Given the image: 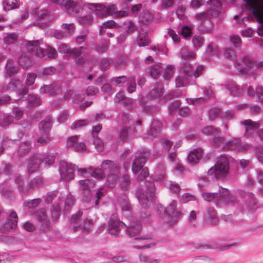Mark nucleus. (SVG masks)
<instances>
[{"label": "nucleus", "mask_w": 263, "mask_h": 263, "mask_svg": "<svg viewBox=\"0 0 263 263\" xmlns=\"http://www.w3.org/2000/svg\"><path fill=\"white\" fill-rule=\"evenodd\" d=\"M161 69L162 68L161 66V64H156L153 66L149 73L152 78L154 79H157L159 75Z\"/></svg>", "instance_id": "obj_43"}, {"label": "nucleus", "mask_w": 263, "mask_h": 263, "mask_svg": "<svg viewBox=\"0 0 263 263\" xmlns=\"http://www.w3.org/2000/svg\"><path fill=\"white\" fill-rule=\"evenodd\" d=\"M3 91H16L18 96L24 95L28 92V89L23 87L21 82L18 80H12L6 87H4Z\"/></svg>", "instance_id": "obj_18"}, {"label": "nucleus", "mask_w": 263, "mask_h": 263, "mask_svg": "<svg viewBox=\"0 0 263 263\" xmlns=\"http://www.w3.org/2000/svg\"><path fill=\"white\" fill-rule=\"evenodd\" d=\"M13 121V117L11 116H7L0 121V126L2 127H6L12 123Z\"/></svg>", "instance_id": "obj_61"}, {"label": "nucleus", "mask_w": 263, "mask_h": 263, "mask_svg": "<svg viewBox=\"0 0 263 263\" xmlns=\"http://www.w3.org/2000/svg\"><path fill=\"white\" fill-rule=\"evenodd\" d=\"M230 166L228 158L221 155L218 158L215 166L212 167L208 172L209 175H214L218 178H224L229 171Z\"/></svg>", "instance_id": "obj_10"}, {"label": "nucleus", "mask_w": 263, "mask_h": 263, "mask_svg": "<svg viewBox=\"0 0 263 263\" xmlns=\"http://www.w3.org/2000/svg\"><path fill=\"white\" fill-rule=\"evenodd\" d=\"M55 160V156L53 154L47 155L43 160V162L45 166H48L53 164Z\"/></svg>", "instance_id": "obj_56"}, {"label": "nucleus", "mask_w": 263, "mask_h": 263, "mask_svg": "<svg viewBox=\"0 0 263 263\" xmlns=\"http://www.w3.org/2000/svg\"><path fill=\"white\" fill-rule=\"evenodd\" d=\"M129 177L127 175H124L123 176L121 181V185L123 190H126L129 185Z\"/></svg>", "instance_id": "obj_63"}, {"label": "nucleus", "mask_w": 263, "mask_h": 263, "mask_svg": "<svg viewBox=\"0 0 263 263\" xmlns=\"http://www.w3.org/2000/svg\"><path fill=\"white\" fill-rule=\"evenodd\" d=\"M168 160L171 162H174L175 165L174 169L175 171L181 173L184 171L183 166L180 163L178 159L176 158V154L175 152H172L168 154Z\"/></svg>", "instance_id": "obj_29"}, {"label": "nucleus", "mask_w": 263, "mask_h": 263, "mask_svg": "<svg viewBox=\"0 0 263 263\" xmlns=\"http://www.w3.org/2000/svg\"><path fill=\"white\" fill-rule=\"evenodd\" d=\"M125 76H120L118 78H114L111 80V83L117 86H122L126 81Z\"/></svg>", "instance_id": "obj_51"}, {"label": "nucleus", "mask_w": 263, "mask_h": 263, "mask_svg": "<svg viewBox=\"0 0 263 263\" xmlns=\"http://www.w3.org/2000/svg\"><path fill=\"white\" fill-rule=\"evenodd\" d=\"M231 42L236 48H240L241 46V40L238 35H232L231 38Z\"/></svg>", "instance_id": "obj_62"}, {"label": "nucleus", "mask_w": 263, "mask_h": 263, "mask_svg": "<svg viewBox=\"0 0 263 263\" xmlns=\"http://www.w3.org/2000/svg\"><path fill=\"white\" fill-rule=\"evenodd\" d=\"M69 117L68 112L66 111L61 112L57 117V120L60 123H64Z\"/></svg>", "instance_id": "obj_64"}, {"label": "nucleus", "mask_w": 263, "mask_h": 263, "mask_svg": "<svg viewBox=\"0 0 263 263\" xmlns=\"http://www.w3.org/2000/svg\"><path fill=\"white\" fill-rule=\"evenodd\" d=\"M202 197L208 202H214L217 206L229 204L235 199L234 197L230 194L228 189L222 187L219 188L218 195L216 193L203 192Z\"/></svg>", "instance_id": "obj_5"}, {"label": "nucleus", "mask_w": 263, "mask_h": 263, "mask_svg": "<svg viewBox=\"0 0 263 263\" xmlns=\"http://www.w3.org/2000/svg\"><path fill=\"white\" fill-rule=\"evenodd\" d=\"M129 221L130 223L127 227L125 223L118 219L111 218L108 224L107 230L110 234L116 235L119 234L121 228L124 227L126 228V231L130 236H135L141 230V224L138 220L133 218H129Z\"/></svg>", "instance_id": "obj_3"}, {"label": "nucleus", "mask_w": 263, "mask_h": 263, "mask_svg": "<svg viewBox=\"0 0 263 263\" xmlns=\"http://www.w3.org/2000/svg\"><path fill=\"white\" fill-rule=\"evenodd\" d=\"M202 133L206 135L213 136L214 137L213 142L215 146H219L224 143V138L218 136L220 133L219 128H215L212 126H207L202 129Z\"/></svg>", "instance_id": "obj_17"}, {"label": "nucleus", "mask_w": 263, "mask_h": 263, "mask_svg": "<svg viewBox=\"0 0 263 263\" xmlns=\"http://www.w3.org/2000/svg\"><path fill=\"white\" fill-rule=\"evenodd\" d=\"M151 128L148 134V136L146 137L147 138H149L150 136L156 137L161 129L160 123L157 120H154L151 124Z\"/></svg>", "instance_id": "obj_32"}, {"label": "nucleus", "mask_w": 263, "mask_h": 263, "mask_svg": "<svg viewBox=\"0 0 263 263\" xmlns=\"http://www.w3.org/2000/svg\"><path fill=\"white\" fill-rule=\"evenodd\" d=\"M182 59L184 60L194 59L196 58V54L192 51H189L186 49H182L180 53Z\"/></svg>", "instance_id": "obj_44"}, {"label": "nucleus", "mask_w": 263, "mask_h": 263, "mask_svg": "<svg viewBox=\"0 0 263 263\" xmlns=\"http://www.w3.org/2000/svg\"><path fill=\"white\" fill-rule=\"evenodd\" d=\"M17 40V36L14 33H7L4 37V41L7 45L14 44L16 42Z\"/></svg>", "instance_id": "obj_45"}, {"label": "nucleus", "mask_w": 263, "mask_h": 263, "mask_svg": "<svg viewBox=\"0 0 263 263\" xmlns=\"http://www.w3.org/2000/svg\"><path fill=\"white\" fill-rule=\"evenodd\" d=\"M175 71V68L172 66L167 67V71L164 73L163 78L166 80H170L173 78Z\"/></svg>", "instance_id": "obj_58"}, {"label": "nucleus", "mask_w": 263, "mask_h": 263, "mask_svg": "<svg viewBox=\"0 0 263 263\" xmlns=\"http://www.w3.org/2000/svg\"><path fill=\"white\" fill-rule=\"evenodd\" d=\"M52 121L51 118L48 117L45 120L42 121L39 124V129L40 132L44 134H46L50 129L52 124Z\"/></svg>", "instance_id": "obj_34"}, {"label": "nucleus", "mask_w": 263, "mask_h": 263, "mask_svg": "<svg viewBox=\"0 0 263 263\" xmlns=\"http://www.w3.org/2000/svg\"><path fill=\"white\" fill-rule=\"evenodd\" d=\"M20 6L19 0H5L3 2L4 9L5 10H11L18 8Z\"/></svg>", "instance_id": "obj_35"}, {"label": "nucleus", "mask_w": 263, "mask_h": 263, "mask_svg": "<svg viewBox=\"0 0 263 263\" xmlns=\"http://www.w3.org/2000/svg\"><path fill=\"white\" fill-rule=\"evenodd\" d=\"M139 260L141 263H158V260L153 256H148L141 254L139 255Z\"/></svg>", "instance_id": "obj_42"}, {"label": "nucleus", "mask_w": 263, "mask_h": 263, "mask_svg": "<svg viewBox=\"0 0 263 263\" xmlns=\"http://www.w3.org/2000/svg\"><path fill=\"white\" fill-rule=\"evenodd\" d=\"M204 221L211 225H216L218 223V219L214 210L211 208L207 210L204 215Z\"/></svg>", "instance_id": "obj_25"}, {"label": "nucleus", "mask_w": 263, "mask_h": 263, "mask_svg": "<svg viewBox=\"0 0 263 263\" xmlns=\"http://www.w3.org/2000/svg\"><path fill=\"white\" fill-rule=\"evenodd\" d=\"M92 221L88 219H85L83 224H81L78 226H73L74 231L80 229L84 233L88 232L92 227Z\"/></svg>", "instance_id": "obj_36"}, {"label": "nucleus", "mask_w": 263, "mask_h": 263, "mask_svg": "<svg viewBox=\"0 0 263 263\" xmlns=\"http://www.w3.org/2000/svg\"><path fill=\"white\" fill-rule=\"evenodd\" d=\"M119 202L122 210L126 213L125 216L129 215L131 208L127 199L124 197L121 198L119 200Z\"/></svg>", "instance_id": "obj_41"}, {"label": "nucleus", "mask_w": 263, "mask_h": 263, "mask_svg": "<svg viewBox=\"0 0 263 263\" xmlns=\"http://www.w3.org/2000/svg\"><path fill=\"white\" fill-rule=\"evenodd\" d=\"M94 138L93 144L95 146L98 152H102L104 149V143L102 140L98 137H95Z\"/></svg>", "instance_id": "obj_57"}, {"label": "nucleus", "mask_w": 263, "mask_h": 263, "mask_svg": "<svg viewBox=\"0 0 263 263\" xmlns=\"http://www.w3.org/2000/svg\"><path fill=\"white\" fill-rule=\"evenodd\" d=\"M41 161V158L38 154L31 157L27 167L28 173L31 174L36 172L39 168Z\"/></svg>", "instance_id": "obj_24"}, {"label": "nucleus", "mask_w": 263, "mask_h": 263, "mask_svg": "<svg viewBox=\"0 0 263 263\" xmlns=\"http://www.w3.org/2000/svg\"><path fill=\"white\" fill-rule=\"evenodd\" d=\"M243 63L245 67H241L239 64L237 63L236 68L244 76L253 74L255 71L263 68V61L256 63L248 57L244 58Z\"/></svg>", "instance_id": "obj_14"}, {"label": "nucleus", "mask_w": 263, "mask_h": 263, "mask_svg": "<svg viewBox=\"0 0 263 263\" xmlns=\"http://www.w3.org/2000/svg\"><path fill=\"white\" fill-rule=\"evenodd\" d=\"M17 216L14 211H11L7 220V223L10 228L13 229L16 227L17 222Z\"/></svg>", "instance_id": "obj_39"}, {"label": "nucleus", "mask_w": 263, "mask_h": 263, "mask_svg": "<svg viewBox=\"0 0 263 263\" xmlns=\"http://www.w3.org/2000/svg\"><path fill=\"white\" fill-rule=\"evenodd\" d=\"M147 240V238H135L134 242V248L137 249L148 248L154 245V243H147L146 242Z\"/></svg>", "instance_id": "obj_30"}, {"label": "nucleus", "mask_w": 263, "mask_h": 263, "mask_svg": "<svg viewBox=\"0 0 263 263\" xmlns=\"http://www.w3.org/2000/svg\"><path fill=\"white\" fill-rule=\"evenodd\" d=\"M155 185L153 182H149L146 185L145 191L146 195L143 192V190L139 189L136 194L139 202L141 206L144 208L148 206L151 202H153L155 198Z\"/></svg>", "instance_id": "obj_12"}, {"label": "nucleus", "mask_w": 263, "mask_h": 263, "mask_svg": "<svg viewBox=\"0 0 263 263\" xmlns=\"http://www.w3.org/2000/svg\"><path fill=\"white\" fill-rule=\"evenodd\" d=\"M5 68L6 74L9 76L14 74L17 70V68L15 66L14 62L10 60L7 61Z\"/></svg>", "instance_id": "obj_40"}, {"label": "nucleus", "mask_w": 263, "mask_h": 263, "mask_svg": "<svg viewBox=\"0 0 263 263\" xmlns=\"http://www.w3.org/2000/svg\"><path fill=\"white\" fill-rule=\"evenodd\" d=\"M66 145L68 147H72L77 152H84L86 150L85 143L80 142L78 136H72L67 139Z\"/></svg>", "instance_id": "obj_19"}, {"label": "nucleus", "mask_w": 263, "mask_h": 263, "mask_svg": "<svg viewBox=\"0 0 263 263\" xmlns=\"http://www.w3.org/2000/svg\"><path fill=\"white\" fill-rule=\"evenodd\" d=\"M152 15L148 11H145L143 16L140 15V21L143 24L148 23L150 22V21L152 20Z\"/></svg>", "instance_id": "obj_54"}, {"label": "nucleus", "mask_w": 263, "mask_h": 263, "mask_svg": "<svg viewBox=\"0 0 263 263\" xmlns=\"http://www.w3.org/2000/svg\"><path fill=\"white\" fill-rule=\"evenodd\" d=\"M78 170L82 176H88V170L86 168H79L75 164L67 163L65 161H61L59 164L60 178L64 181H68L74 179V171Z\"/></svg>", "instance_id": "obj_6"}, {"label": "nucleus", "mask_w": 263, "mask_h": 263, "mask_svg": "<svg viewBox=\"0 0 263 263\" xmlns=\"http://www.w3.org/2000/svg\"><path fill=\"white\" fill-rule=\"evenodd\" d=\"M226 0H209L208 3L210 5V8L206 12L198 13L195 18L198 22V30L201 32H204L206 30L203 29V24L211 17L218 16L221 10V6L225 3Z\"/></svg>", "instance_id": "obj_4"}, {"label": "nucleus", "mask_w": 263, "mask_h": 263, "mask_svg": "<svg viewBox=\"0 0 263 263\" xmlns=\"http://www.w3.org/2000/svg\"><path fill=\"white\" fill-rule=\"evenodd\" d=\"M203 152L201 149H195L188 155L187 160L189 163L195 164L202 158Z\"/></svg>", "instance_id": "obj_26"}, {"label": "nucleus", "mask_w": 263, "mask_h": 263, "mask_svg": "<svg viewBox=\"0 0 263 263\" xmlns=\"http://www.w3.org/2000/svg\"><path fill=\"white\" fill-rule=\"evenodd\" d=\"M148 151L144 150L141 155H139L133 161L132 171L135 174H140L139 176L145 177L148 175L147 168L143 167L146 159L148 156Z\"/></svg>", "instance_id": "obj_13"}, {"label": "nucleus", "mask_w": 263, "mask_h": 263, "mask_svg": "<svg viewBox=\"0 0 263 263\" xmlns=\"http://www.w3.org/2000/svg\"><path fill=\"white\" fill-rule=\"evenodd\" d=\"M249 145L241 143L238 139L233 138L228 141L222 146L223 151L234 150L239 153H243L247 151Z\"/></svg>", "instance_id": "obj_16"}, {"label": "nucleus", "mask_w": 263, "mask_h": 263, "mask_svg": "<svg viewBox=\"0 0 263 263\" xmlns=\"http://www.w3.org/2000/svg\"><path fill=\"white\" fill-rule=\"evenodd\" d=\"M123 25L126 30L118 37L117 41L118 43H123L126 39L128 34L132 33L136 30L135 25L131 21L124 22Z\"/></svg>", "instance_id": "obj_22"}, {"label": "nucleus", "mask_w": 263, "mask_h": 263, "mask_svg": "<svg viewBox=\"0 0 263 263\" xmlns=\"http://www.w3.org/2000/svg\"><path fill=\"white\" fill-rule=\"evenodd\" d=\"M36 217L43 226H48L50 222L44 210H40L36 213Z\"/></svg>", "instance_id": "obj_38"}, {"label": "nucleus", "mask_w": 263, "mask_h": 263, "mask_svg": "<svg viewBox=\"0 0 263 263\" xmlns=\"http://www.w3.org/2000/svg\"><path fill=\"white\" fill-rule=\"evenodd\" d=\"M218 52L219 50L217 45L214 44H210L205 51V55L208 59L214 55H216Z\"/></svg>", "instance_id": "obj_37"}, {"label": "nucleus", "mask_w": 263, "mask_h": 263, "mask_svg": "<svg viewBox=\"0 0 263 263\" xmlns=\"http://www.w3.org/2000/svg\"><path fill=\"white\" fill-rule=\"evenodd\" d=\"M40 41L36 40L35 41H28L26 47L29 52H33L39 57H47L49 58H54L57 56V52L55 49L48 46L45 50H43L40 47Z\"/></svg>", "instance_id": "obj_8"}, {"label": "nucleus", "mask_w": 263, "mask_h": 263, "mask_svg": "<svg viewBox=\"0 0 263 263\" xmlns=\"http://www.w3.org/2000/svg\"><path fill=\"white\" fill-rule=\"evenodd\" d=\"M50 2L64 7L69 13H78L83 9L96 11L99 17L114 15L116 17L128 15L127 11H118L116 5L110 3H83L81 0H50Z\"/></svg>", "instance_id": "obj_1"}, {"label": "nucleus", "mask_w": 263, "mask_h": 263, "mask_svg": "<svg viewBox=\"0 0 263 263\" xmlns=\"http://www.w3.org/2000/svg\"><path fill=\"white\" fill-rule=\"evenodd\" d=\"M61 91V85L57 83L49 85H45L40 88L41 93H48L49 95L60 93Z\"/></svg>", "instance_id": "obj_21"}, {"label": "nucleus", "mask_w": 263, "mask_h": 263, "mask_svg": "<svg viewBox=\"0 0 263 263\" xmlns=\"http://www.w3.org/2000/svg\"><path fill=\"white\" fill-rule=\"evenodd\" d=\"M181 75L178 76L175 79L177 87H185L190 83L193 77V67L190 63L181 62L179 68Z\"/></svg>", "instance_id": "obj_9"}, {"label": "nucleus", "mask_w": 263, "mask_h": 263, "mask_svg": "<svg viewBox=\"0 0 263 263\" xmlns=\"http://www.w3.org/2000/svg\"><path fill=\"white\" fill-rule=\"evenodd\" d=\"M22 177H17L15 179V183L17 184V188L22 193L28 194L33 191V190L38 188L43 183L42 179L40 177H35L31 180L26 186H23Z\"/></svg>", "instance_id": "obj_15"}, {"label": "nucleus", "mask_w": 263, "mask_h": 263, "mask_svg": "<svg viewBox=\"0 0 263 263\" xmlns=\"http://www.w3.org/2000/svg\"><path fill=\"white\" fill-rule=\"evenodd\" d=\"M225 87L228 89L230 93L234 96H238L241 94L243 91L242 89L239 88L235 82L233 81L227 82L224 84Z\"/></svg>", "instance_id": "obj_28"}, {"label": "nucleus", "mask_w": 263, "mask_h": 263, "mask_svg": "<svg viewBox=\"0 0 263 263\" xmlns=\"http://www.w3.org/2000/svg\"><path fill=\"white\" fill-rule=\"evenodd\" d=\"M86 50L87 49L83 47L71 49L69 46L65 44H61L58 48V51L60 53H67L69 56L72 57L76 59V62L80 66L82 63L86 64L88 63L85 58Z\"/></svg>", "instance_id": "obj_11"}, {"label": "nucleus", "mask_w": 263, "mask_h": 263, "mask_svg": "<svg viewBox=\"0 0 263 263\" xmlns=\"http://www.w3.org/2000/svg\"><path fill=\"white\" fill-rule=\"evenodd\" d=\"M116 26V23L113 20L105 22L101 26L100 34H103L105 32L106 28H111Z\"/></svg>", "instance_id": "obj_47"}, {"label": "nucleus", "mask_w": 263, "mask_h": 263, "mask_svg": "<svg viewBox=\"0 0 263 263\" xmlns=\"http://www.w3.org/2000/svg\"><path fill=\"white\" fill-rule=\"evenodd\" d=\"M165 170L163 164L159 165L156 168L154 175V179L161 182L164 179Z\"/></svg>", "instance_id": "obj_31"}, {"label": "nucleus", "mask_w": 263, "mask_h": 263, "mask_svg": "<svg viewBox=\"0 0 263 263\" xmlns=\"http://www.w3.org/2000/svg\"><path fill=\"white\" fill-rule=\"evenodd\" d=\"M163 94V88L162 84L160 83H157L155 85L151 87L148 97L152 100L156 99L159 98Z\"/></svg>", "instance_id": "obj_23"}, {"label": "nucleus", "mask_w": 263, "mask_h": 263, "mask_svg": "<svg viewBox=\"0 0 263 263\" xmlns=\"http://www.w3.org/2000/svg\"><path fill=\"white\" fill-rule=\"evenodd\" d=\"M223 55L225 58L231 61H234L236 58V54L235 51L230 48H226L224 49Z\"/></svg>", "instance_id": "obj_46"}, {"label": "nucleus", "mask_w": 263, "mask_h": 263, "mask_svg": "<svg viewBox=\"0 0 263 263\" xmlns=\"http://www.w3.org/2000/svg\"><path fill=\"white\" fill-rule=\"evenodd\" d=\"M30 145L29 142H25L22 143L19 146L18 152L20 155H24L28 153L30 149Z\"/></svg>", "instance_id": "obj_49"}, {"label": "nucleus", "mask_w": 263, "mask_h": 263, "mask_svg": "<svg viewBox=\"0 0 263 263\" xmlns=\"http://www.w3.org/2000/svg\"><path fill=\"white\" fill-rule=\"evenodd\" d=\"M79 22L82 25L89 24L92 22V17L90 15L79 17Z\"/></svg>", "instance_id": "obj_60"}, {"label": "nucleus", "mask_w": 263, "mask_h": 263, "mask_svg": "<svg viewBox=\"0 0 263 263\" xmlns=\"http://www.w3.org/2000/svg\"><path fill=\"white\" fill-rule=\"evenodd\" d=\"M132 134L131 131H129L128 128H124L120 133V138L123 141L128 140L132 138Z\"/></svg>", "instance_id": "obj_53"}, {"label": "nucleus", "mask_w": 263, "mask_h": 263, "mask_svg": "<svg viewBox=\"0 0 263 263\" xmlns=\"http://www.w3.org/2000/svg\"><path fill=\"white\" fill-rule=\"evenodd\" d=\"M137 44L140 47H144L149 45L150 41L146 32L143 31L139 32L137 37Z\"/></svg>", "instance_id": "obj_33"}, {"label": "nucleus", "mask_w": 263, "mask_h": 263, "mask_svg": "<svg viewBox=\"0 0 263 263\" xmlns=\"http://www.w3.org/2000/svg\"><path fill=\"white\" fill-rule=\"evenodd\" d=\"M28 105L31 106H37L40 104V99L35 95H30L28 98Z\"/></svg>", "instance_id": "obj_48"}, {"label": "nucleus", "mask_w": 263, "mask_h": 263, "mask_svg": "<svg viewBox=\"0 0 263 263\" xmlns=\"http://www.w3.org/2000/svg\"><path fill=\"white\" fill-rule=\"evenodd\" d=\"M177 202L173 200L168 204L167 209L162 205H158V209L160 214H164L166 222L173 224L178 222V219L182 216L180 211L176 210Z\"/></svg>", "instance_id": "obj_7"}, {"label": "nucleus", "mask_w": 263, "mask_h": 263, "mask_svg": "<svg viewBox=\"0 0 263 263\" xmlns=\"http://www.w3.org/2000/svg\"><path fill=\"white\" fill-rule=\"evenodd\" d=\"M241 124L244 125L246 129L245 135L248 137H252L256 129L259 127V123L253 122L251 120L241 121Z\"/></svg>", "instance_id": "obj_20"}, {"label": "nucleus", "mask_w": 263, "mask_h": 263, "mask_svg": "<svg viewBox=\"0 0 263 263\" xmlns=\"http://www.w3.org/2000/svg\"><path fill=\"white\" fill-rule=\"evenodd\" d=\"M165 186H166L174 193H176L178 195L179 191V186L178 184L172 181H168L165 183Z\"/></svg>", "instance_id": "obj_52"}, {"label": "nucleus", "mask_w": 263, "mask_h": 263, "mask_svg": "<svg viewBox=\"0 0 263 263\" xmlns=\"http://www.w3.org/2000/svg\"><path fill=\"white\" fill-rule=\"evenodd\" d=\"M88 175L101 179L105 176V173H109L107 176V183L109 185H113L116 184L119 178V170L117 169L114 162L110 160H104L101 165V168H97L93 170L92 167H89L88 169Z\"/></svg>", "instance_id": "obj_2"}, {"label": "nucleus", "mask_w": 263, "mask_h": 263, "mask_svg": "<svg viewBox=\"0 0 263 263\" xmlns=\"http://www.w3.org/2000/svg\"><path fill=\"white\" fill-rule=\"evenodd\" d=\"M136 84L135 83V78L130 77V80L128 82L127 90L129 93H132L136 90Z\"/></svg>", "instance_id": "obj_59"}, {"label": "nucleus", "mask_w": 263, "mask_h": 263, "mask_svg": "<svg viewBox=\"0 0 263 263\" xmlns=\"http://www.w3.org/2000/svg\"><path fill=\"white\" fill-rule=\"evenodd\" d=\"M185 11V8L184 7L182 6H179L178 7L176 11V14L179 19L183 20L186 17L184 14Z\"/></svg>", "instance_id": "obj_55"}, {"label": "nucleus", "mask_w": 263, "mask_h": 263, "mask_svg": "<svg viewBox=\"0 0 263 263\" xmlns=\"http://www.w3.org/2000/svg\"><path fill=\"white\" fill-rule=\"evenodd\" d=\"M79 183L84 196H85L86 192L89 193L95 184V181L92 179L81 180L79 181Z\"/></svg>", "instance_id": "obj_27"}, {"label": "nucleus", "mask_w": 263, "mask_h": 263, "mask_svg": "<svg viewBox=\"0 0 263 263\" xmlns=\"http://www.w3.org/2000/svg\"><path fill=\"white\" fill-rule=\"evenodd\" d=\"M62 28L65 31V33L70 35L74 31L75 26L74 24H63Z\"/></svg>", "instance_id": "obj_50"}]
</instances>
